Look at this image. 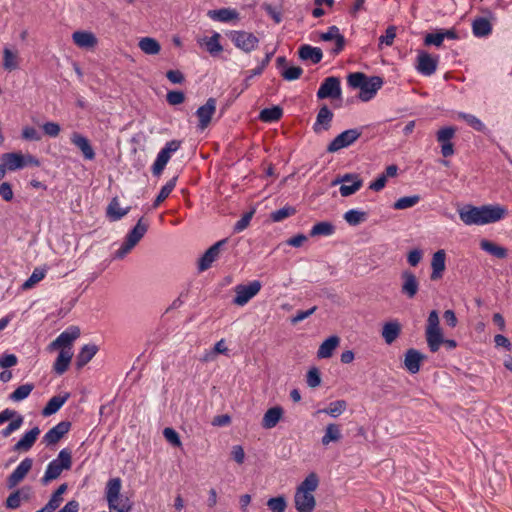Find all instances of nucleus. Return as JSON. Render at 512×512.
I'll list each match as a JSON object with an SVG mask.
<instances>
[{
    "label": "nucleus",
    "instance_id": "nucleus-1",
    "mask_svg": "<svg viewBox=\"0 0 512 512\" xmlns=\"http://www.w3.org/2000/svg\"><path fill=\"white\" fill-rule=\"evenodd\" d=\"M458 214L465 225H486L501 220L506 209L500 205H467L459 209Z\"/></svg>",
    "mask_w": 512,
    "mask_h": 512
},
{
    "label": "nucleus",
    "instance_id": "nucleus-2",
    "mask_svg": "<svg viewBox=\"0 0 512 512\" xmlns=\"http://www.w3.org/2000/svg\"><path fill=\"white\" fill-rule=\"evenodd\" d=\"M319 485V478L315 473H310L297 487L294 494V506L297 512H313L316 499L313 492Z\"/></svg>",
    "mask_w": 512,
    "mask_h": 512
},
{
    "label": "nucleus",
    "instance_id": "nucleus-3",
    "mask_svg": "<svg viewBox=\"0 0 512 512\" xmlns=\"http://www.w3.org/2000/svg\"><path fill=\"white\" fill-rule=\"evenodd\" d=\"M347 82L352 88L360 89L359 99L363 102L370 101L383 86V79L379 76L367 77L362 72L351 73Z\"/></svg>",
    "mask_w": 512,
    "mask_h": 512
},
{
    "label": "nucleus",
    "instance_id": "nucleus-4",
    "mask_svg": "<svg viewBox=\"0 0 512 512\" xmlns=\"http://www.w3.org/2000/svg\"><path fill=\"white\" fill-rule=\"evenodd\" d=\"M72 466V456L68 449H62L57 458L52 460L41 478L43 485H47L49 482L57 479L63 470H69Z\"/></svg>",
    "mask_w": 512,
    "mask_h": 512
},
{
    "label": "nucleus",
    "instance_id": "nucleus-5",
    "mask_svg": "<svg viewBox=\"0 0 512 512\" xmlns=\"http://www.w3.org/2000/svg\"><path fill=\"white\" fill-rule=\"evenodd\" d=\"M148 230V224L140 218L133 229L127 234L125 241L115 252L114 258L123 259L144 237Z\"/></svg>",
    "mask_w": 512,
    "mask_h": 512
},
{
    "label": "nucleus",
    "instance_id": "nucleus-6",
    "mask_svg": "<svg viewBox=\"0 0 512 512\" xmlns=\"http://www.w3.org/2000/svg\"><path fill=\"white\" fill-rule=\"evenodd\" d=\"M426 341L431 352H437L443 342V334L436 310L429 313L425 330Z\"/></svg>",
    "mask_w": 512,
    "mask_h": 512
},
{
    "label": "nucleus",
    "instance_id": "nucleus-7",
    "mask_svg": "<svg viewBox=\"0 0 512 512\" xmlns=\"http://www.w3.org/2000/svg\"><path fill=\"white\" fill-rule=\"evenodd\" d=\"M262 284L258 280L250 282L248 285L239 284L235 286V297L233 303L238 306L246 305L261 290Z\"/></svg>",
    "mask_w": 512,
    "mask_h": 512
},
{
    "label": "nucleus",
    "instance_id": "nucleus-8",
    "mask_svg": "<svg viewBox=\"0 0 512 512\" xmlns=\"http://www.w3.org/2000/svg\"><path fill=\"white\" fill-rule=\"evenodd\" d=\"M341 183L340 186V194L343 197H348L354 193H356L363 185L362 179L357 174H345L332 182V185L335 186Z\"/></svg>",
    "mask_w": 512,
    "mask_h": 512
},
{
    "label": "nucleus",
    "instance_id": "nucleus-9",
    "mask_svg": "<svg viewBox=\"0 0 512 512\" xmlns=\"http://www.w3.org/2000/svg\"><path fill=\"white\" fill-rule=\"evenodd\" d=\"M80 336V329L77 326H71L63 331L54 341H52L47 349L48 351L71 349L73 341Z\"/></svg>",
    "mask_w": 512,
    "mask_h": 512
},
{
    "label": "nucleus",
    "instance_id": "nucleus-10",
    "mask_svg": "<svg viewBox=\"0 0 512 512\" xmlns=\"http://www.w3.org/2000/svg\"><path fill=\"white\" fill-rule=\"evenodd\" d=\"M230 39L237 48L246 53L253 51L259 43V39L253 33L246 31H233Z\"/></svg>",
    "mask_w": 512,
    "mask_h": 512
},
{
    "label": "nucleus",
    "instance_id": "nucleus-11",
    "mask_svg": "<svg viewBox=\"0 0 512 512\" xmlns=\"http://www.w3.org/2000/svg\"><path fill=\"white\" fill-rule=\"evenodd\" d=\"M341 85L340 79L335 76H330L324 79L317 91L318 99H339L341 98Z\"/></svg>",
    "mask_w": 512,
    "mask_h": 512
},
{
    "label": "nucleus",
    "instance_id": "nucleus-12",
    "mask_svg": "<svg viewBox=\"0 0 512 512\" xmlns=\"http://www.w3.org/2000/svg\"><path fill=\"white\" fill-rule=\"evenodd\" d=\"M361 135L357 129L345 130L336 136L333 141L328 145L327 151L334 153L342 148L348 147L353 144Z\"/></svg>",
    "mask_w": 512,
    "mask_h": 512
},
{
    "label": "nucleus",
    "instance_id": "nucleus-13",
    "mask_svg": "<svg viewBox=\"0 0 512 512\" xmlns=\"http://www.w3.org/2000/svg\"><path fill=\"white\" fill-rule=\"evenodd\" d=\"M227 239H222L213 244L200 258L198 268L200 271H205L212 263L220 256L222 248L226 245Z\"/></svg>",
    "mask_w": 512,
    "mask_h": 512
},
{
    "label": "nucleus",
    "instance_id": "nucleus-14",
    "mask_svg": "<svg viewBox=\"0 0 512 512\" xmlns=\"http://www.w3.org/2000/svg\"><path fill=\"white\" fill-rule=\"evenodd\" d=\"M33 466L31 458L23 459L7 478V486L11 489L17 486L29 473Z\"/></svg>",
    "mask_w": 512,
    "mask_h": 512
},
{
    "label": "nucleus",
    "instance_id": "nucleus-15",
    "mask_svg": "<svg viewBox=\"0 0 512 512\" xmlns=\"http://www.w3.org/2000/svg\"><path fill=\"white\" fill-rule=\"evenodd\" d=\"M216 104L217 102L215 98H209L204 105L197 109L196 116L199 120L198 127L201 130L207 128L211 122V119L216 112Z\"/></svg>",
    "mask_w": 512,
    "mask_h": 512
},
{
    "label": "nucleus",
    "instance_id": "nucleus-16",
    "mask_svg": "<svg viewBox=\"0 0 512 512\" xmlns=\"http://www.w3.org/2000/svg\"><path fill=\"white\" fill-rule=\"evenodd\" d=\"M438 60L426 51H419L417 56L416 69L425 76H431L437 69Z\"/></svg>",
    "mask_w": 512,
    "mask_h": 512
},
{
    "label": "nucleus",
    "instance_id": "nucleus-17",
    "mask_svg": "<svg viewBox=\"0 0 512 512\" xmlns=\"http://www.w3.org/2000/svg\"><path fill=\"white\" fill-rule=\"evenodd\" d=\"M70 427L71 423L68 421L59 422L43 436V442L48 446L56 444L65 434L69 432Z\"/></svg>",
    "mask_w": 512,
    "mask_h": 512
},
{
    "label": "nucleus",
    "instance_id": "nucleus-18",
    "mask_svg": "<svg viewBox=\"0 0 512 512\" xmlns=\"http://www.w3.org/2000/svg\"><path fill=\"white\" fill-rule=\"evenodd\" d=\"M72 40L76 46L82 49H93L97 43V37L90 31L79 30L72 34Z\"/></svg>",
    "mask_w": 512,
    "mask_h": 512
},
{
    "label": "nucleus",
    "instance_id": "nucleus-19",
    "mask_svg": "<svg viewBox=\"0 0 512 512\" xmlns=\"http://www.w3.org/2000/svg\"><path fill=\"white\" fill-rule=\"evenodd\" d=\"M320 39L322 41H334L335 46L332 48L333 54L340 53L345 45V38L340 34L339 28L337 26H331L328 28V31L320 34Z\"/></svg>",
    "mask_w": 512,
    "mask_h": 512
},
{
    "label": "nucleus",
    "instance_id": "nucleus-20",
    "mask_svg": "<svg viewBox=\"0 0 512 512\" xmlns=\"http://www.w3.org/2000/svg\"><path fill=\"white\" fill-rule=\"evenodd\" d=\"M39 427H34L28 432H26L21 439L14 445L13 450L18 452H27L29 451L34 443L36 442L38 436L40 435Z\"/></svg>",
    "mask_w": 512,
    "mask_h": 512
},
{
    "label": "nucleus",
    "instance_id": "nucleus-21",
    "mask_svg": "<svg viewBox=\"0 0 512 512\" xmlns=\"http://www.w3.org/2000/svg\"><path fill=\"white\" fill-rule=\"evenodd\" d=\"M71 142L74 144L83 154L86 160H93L95 158V152L91 146L88 138L80 133L74 132L71 135Z\"/></svg>",
    "mask_w": 512,
    "mask_h": 512
},
{
    "label": "nucleus",
    "instance_id": "nucleus-22",
    "mask_svg": "<svg viewBox=\"0 0 512 512\" xmlns=\"http://www.w3.org/2000/svg\"><path fill=\"white\" fill-rule=\"evenodd\" d=\"M425 356L416 349H408L405 353L404 366L412 374L419 372L420 364Z\"/></svg>",
    "mask_w": 512,
    "mask_h": 512
},
{
    "label": "nucleus",
    "instance_id": "nucleus-23",
    "mask_svg": "<svg viewBox=\"0 0 512 512\" xmlns=\"http://www.w3.org/2000/svg\"><path fill=\"white\" fill-rule=\"evenodd\" d=\"M401 277L403 279L402 293L409 298H413L418 291L419 283L416 276L409 270L402 272Z\"/></svg>",
    "mask_w": 512,
    "mask_h": 512
},
{
    "label": "nucleus",
    "instance_id": "nucleus-24",
    "mask_svg": "<svg viewBox=\"0 0 512 512\" xmlns=\"http://www.w3.org/2000/svg\"><path fill=\"white\" fill-rule=\"evenodd\" d=\"M333 113L331 110L324 105L320 108L317 114L316 122L314 123L313 129L316 133L326 131L330 128Z\"/></svg>",
    "mask_w": 512,
    "mask_h": 512
},
{
    "label": "nucleus",
    "instance_id": "nucleus-25",
    "mask_svg": "<svg viewBox=\"0 0 512 512\" xmlns=\"http://www.w3.org/2000/svg\"><path fill=\"white\" fill-rule=\"evenodd\" d=\"M70 393L66 392L63 395L53 396L42 410V415L45 417L51 416L58 412L60 408L69 399Z\"/></svg>",
    "mask_w": 512,
    "mask_h": 512
},
{
    "label": "nucleus",
    "instance_id": "nucleus-26",
    "mask_svg": "<svg viewBox=\"0 0 512 512\" xmlns=\"http://www.w3.org/2000/svg\"><path fill=\"white\" fill-rule=\"evenodd\" d=\"M445 260L446 254L444 250H438L433 254L431 261L432 273L430 276L432 280H437L442 277L445 270Z\"/></svg>",
    "mask_w": 512,
    "mask_h": 512
},
{
    "label": "nucleus",
    "instance_id": "nucleus-27",
    "mask_svg": "<svg viewBox=\"0 0 512 512\" xmlns=\"http://www.w3.org/2000/svg\"><path fill=\"white\" fill-rule=\"evenodd\" d=\"M208 17L219 22H230L239 19V13L235 9L221 8L218 10H209Z\"/></svg>",
    "mask_w": 512,
    "mask_h": 512
},
{
    "label": "nucleus",
    "instance_id": "nucleus-28",
    "mask_svg": "<svg viewBox=\"0 0 512 512\" xmlns=\"http://www.w3.org/2000/svg\"><path fill=\"white\" fill-rule=\"evenodd\" d=\"M283 416V409L275 406L268 409L262 419V427L265 429L274 428Z\"/></svg>",
    "mask_w": 512,
    "mask_h": 512
},
{
    "label": "nucleus",
    "instance_id": "nucleus-29",
    "mask_svg": "<svg viewBox=\"0 0 512 512\" xmlns=\"http://www.w3.org/2000/svg\"><path fill=\"white\" fill-rule=\"evenodd\" d=\"M340 338L338 336H330L320 345L317 356L320 359L330 358L333 355L334 350L338 347Z\"/></svg>",
    "mask_w": 512,
    "mask_h": 512
},
{
    "label": "nucleus",
    "instance_id": "nucleus-30",
    "mask_svg": "<svg viewBox=\"0 0 512 512\" xmlns=\"http://www.w3.org/2000/svg\"><path fill=\"white\" fill-rule=\"evenodd\" d=\"M72 357L73 352L71 349H62L59 352V355L53 365L55 373H57L58 375H62L64 372H66L70 365Z\"/></svg>",
    "mask_w": 512,
    "mask_h": 512
},
{
    "label": "nucleus",
    "instance_id": "nucleus-31",
    "mask_svg": "<svg viewBox=\"0 0 512 512\" xmlns=\"http://www.w3.org/2000/svg\"><path fill=\"white\" fill-rule=\"evenodd\" d=\"M401 325L398 321H390L383 325L382 337L387 344H392L400 335Z\"/></svg>",
    "mask_w": 512,
    "mask_h": 512
},
{
    "label": "nucleus",
    "instance_id": "nucleus-32",
    "mask_svg": "<svg viewBox=\"0 0 512 512\" xmlns=\"http://www.w3.org/2000/svg\"><path fill=\"white\" fill-rule=\"evenodd\" d=\"M299 57L302 60H310L312 63L317 64L322 60L323 53L322 50L318 47L302 45L299 48Z\"/></svg>",
    "mask_w": 512,
    "mask_h": 512
},
{
    "label": "nucleus",
    "instance_id": "nucleus-33",
    "mask_svg": "<svg viewBox=\"0 0 512 512\" xmlns=\"http://www.w3.org/2000/svg\"><path fill=\"white\" fill-rule=\"evenodd\" d=\"M7 170L15 171L24 167V155L21 153H5L1 158Z\"/></svg>",
    "mask_w": 512,
    "mask_h": 512
},
{
    "label": "nucleus",
    "instance_id": "nucleus-34",
    "mask_svg": "<svg viewBox=\"0 0 512 512\" xmlns=\"http://www.w3.org/2000/svg\"><path fill=\"white\" fill-rule=\"evenodd\" d=\"M479 245L483 251L489 253L490 255L496 258L504 259L507 257V249L502 246H499L493 241L482 239Z\"/></svg>",
    "mask_w": 512,
    "mask_h": 512
},
{
    "label": "nucleus",
    "instance_id": "nucleus-35",
    "mask_svg": "<svg viewBox=\"0 0 512 512\" xmlns=\"http://www.w3.org/2000/svg\"><path fill=\"white\" fill-rule=\"evenodd\" d=\"M342 438L340 426L335 423H330L326 426L321 443L324 446L329 445L331 442H338Z\"/></svg>",
    "mask_w": 512,
    "mask_h": 512
},
{
    "label": "nucleus",
    "instance_id": "nucleus-36",
    "mask_svg": "<svg viewBox=\"0 0 512 512\" xmlns=\"http://www.w3.org/2000/svg\"><path fill=\"white\" fill-rule=\"evenodd\" d=\"M130 207L121 208L119 200L117 198H113L107 207V217L111 221H118L126 214H128Z\"/></svg>",
    "mask_w": 512,
    "mask_h": 512
},
{
    "label": "nucleus",
    "instance_id": "nucleus-37",
    "mask_svg": "<svg viewBox=\"0 0 512 512\" xmlns=\"http://www.w3.org/2000/svg\"><path fill=\"white\" fill-rule=\"evenodd\" d=\"M98 347L94 344H87L82 347L77 355L76 364L78 368L85 366L97 353Z\"/></svg>",
    "mask_w": 512,
    "mask_h": 512
},
{
    "label": "nucleus",
    "instance_id": "nucleus-38",
    "mask_svg": "<svg viewBox=\"0 0 512 512\" xmlns=\"http://www.w3.org/2000/svg\"><path fill=\"white\" fill-rule=\"evenodd\" d=\"M3 68L7 71H13L19 68L18 52L9 47L3 49Z\"/></svg>",
    "mask_w": 512,
    "mask_h": 512
},
{
    "label": "nucleus",
    "instance_id": "nucleus-39",
    "mask_svg": "<svg viewBox=\"0 0 512 512\" xmlns=\"http://www.w3.org/2000/svg\"><path fill=\"white\" fill-rule=\"evenodd\" d=\"M138 46L141 51L147 55H157L161 46L160 43L152 37H143L139 40Z\"/></svg>",
    "mask_w": 512,
    "mask_h": 512
},
{
    "label": "nucleus",
    "instance_id": "nucleus-40",
    "mask_svg": "<svg viewBox=\"0 0 512 512\" xmlns=\"http://www.w3.org/2000/svg\"><path fill=\"white\" fill-rule=\"evenodd\" d=\"M472 31L476 37H485L491 33L492 26L486 18H476L472 23Z\"/></svg>",
    "mask_w": 512,
    "mask_h": 512
},
{
    "label": "nucleus",
    "instance_id": "nucleus-41",
    "mask_svg": "<svg viewBox=\"0 0 512 512\" xmlns=\"http://www.w3.org/2000/svg\"><path fill=\"white\" fill-rule=\"evenodd\" d=\"M347 409V403L345 400H337L331 402L328 407L321 409L318 413H325L331 417L337 418L343 414Z\"/></svg>",
    "mask_w": 512,
    "mask_h": 512
},
{
    "label": "nucleus",
    "instance_id": "nucleus-42",
    "mask_svg": "<svg viewBox=\"0 0 512 512\" xmlns=\"http://www.w3.org/2000/svg\"><path fill=\"white\" fill-rule=\"evenodd\" d=\"M171 158V154L168 153L167 151H165L164 149H161L160 152L158 153L157 155V158L152 166V172L154 175L156 176H159L166 164L168 163V161L170 160Z\"/></svg>",
    "mask_w": 512,
    "mask_h": 512
},
{
    "label": "nucleus",
    "instance_id": "nucleus-43",
    "mask_svg": "<svg viewBox=\"0 0 512 512\" xmlns=\"http://www.w3.org/2000/svg\"><path fill=\"white\" fill-rule=\"evenodd\" d=\"M171 158V154L168 153L167 151H165L164 149H161L160 152L158 153L157 155V158L152 166V172L154 175L156 176H159L166 164L168 163V161L170 160Z\"/></svg>",
    "mask_w": 512,
    "mask_h": 512
},
{
    "label": "nucleus",
    "instance_id": "nucleus-44",
    "mask_svg": "<svg viewBox=\"0 0 512 512\" xmlns=\"http://www.w3.org/2000/svg\"><path fill=\"white\" fill-rule=\"evenodd\" d=\"M334 226L330 222H319L315 224L310 230V236H330L334 233Z\"/></svg>",
    "mask_w": 512,
    "mask_h": 512
},
{
    "label": "nucleus",
    "instance_id": "nucleus-45",
    "mask_svg": "<svg viewBox=\"0 0 512 512\" xmlns=\"http://www.w3.org/2000/svg\"><path fill=\"white\" fill-rule=\"evenodd\" d=\"M121 487H122V484H121L120 478H113L107 482V485H106V500H107V502L113 501V499L117 495L121 494L120 493Z\"/></svg>",
    "mask_w": 512,
    "mask_h": 512
},
{
    "label": "nucleus",
    "instance_id": "nucleus-46",
    "mask_svg": "<svg viewBox=\"0 0 512 512\" xmlns=\"http://www.w3.org/2000/svg\"><path fill=\"white\" fill-rule=\"evenodd\" d=\"M283 112L278 106L272 108H265L260 112L259 118L263 122H274L281 118Z\"/></svg>",
    "mask_w": 512,
    "mask_h": 512
},
{
    "label": "nucleus",
    "instance_id": "nucleus-47",
    "mask_svg": "<svg viewBox=\"0 0 512 512\" xmlns=\"http://www.w3.org/2000/svg\"><path fill=\"white\" fill-rule=\"evenodd\" d=\"M33 389L34 385L31 383L21 385L10 394L9 398L14 402L22 401L30 395Z\"/></svg>",
    "mask_w": 512,
    "mask_h": 512
},
{
    "label": "nucleus",
    "instance_id": "nucleus-48",
    "mask_svg": "<svg viewBox=\"0 0 512 512\" xmlns=\"http://www.w3.org/2000/svg\"><path fill=\"white\" fill-rule=\"evenodd\" d=\"M366 218H367L366 212L359 211L356 209H351L344 214L345 221L352 226H356V225L364 222L366 220Z\"/></svg>",
    "mask_w": 512,
    "mask_h": 512
},
{
    "label": "nucleus",
    "instance_id": "nucleus-49",
    "mask_svg": "<svg viewBox=\"0 0 512 512\" xmlns=\"http://www.w3.org/2000/svg\"><path fill=\"white\" fill-rule=\"evenodd\" d=\"M108 506L117 512H129L131 510L128 498H124L121 494L117 495L113 501L108 502Z\"/></svg>",
    "mask_w": 512,
    "mask_h": 512
},
{
    "label": "nucleus",
    "instance_id": "nucleus-50",
    "mask_svg": "<svg viewBox=\"0 0 512 512\" xmlns=\"http://www.w3.org/2000/svg\"><path fill=\"white\" fill-rule=\"evenodd\" d=\"M176 180V177L172 178L161 188L160 193L156 197L153 204L155 208L158 207L170 195L176 185Z\"/></svg>",
    "mask_w": 512,
    "mask_h": 512
},
{
    "label": "nucleus",
    "instance_id": "nucleus-51",
    "mask_svg": "<svg viewBox=\"0 0 512 512\" xmlns=\"http://www.w3.org/2000/svg\"><path fill=\"white\" fill-rule=\"evenodd\" d=\"M419 201V195L401 197L393 204V208L396 210H404L415 206Z\"/></svg>",
    "mask_w": 512,
    "mask_h": 512
},
{
    "label": "nucleus",
    "instance_id": "nucleus-52",
    "mask_svg": "<svg viewBox=\"0 0 512 512\" xmlns=\"http://www.w3.org/2000/svg\"><path fill=\"white\" fill-rule=\"evenodd\" d=\"M45 273L44 269L35 268L30 277L23 283L22 288L24 290L31 289L45 277Z\"/></svg>",
    "mask_w": 512,
    "mask_h": 512
},
{
    "label": "nucleus",
    "instance_id": "nucleus-53",
    "mask_svg": "<svg viewBox=\"0 0 512 512\" xmlns=\"http://www.w3.org/2000/svg\"><path fill=\"white\" fill-rule=\"evenodd\" d=\"M267 506L271 512H284L287 508L286 498L281 495L277 497L270 498L267 501Z\"/></svg>",
    "mask_w": 512,
    "mask_h": 512
},
{
    "label": "nucleus",
    "instance_id": "nucleus-54",
    "mask_svg": "<svg viewBox=\"0 0 512 512\" xmlns=\"http://www.w3.org/2000/svg\"><path fill=\"white\" fill-rule=\"evenodd\" d=\"M458 117L463 119L469 126H471L476 131L485 130V125L483 124V122L472 114L460 112L458 113Z\"/></svg>",
    "mask_w": 512,
    "mask_h": 512
},
{
    "label": "nucleus",
    "instance_id": "nucleus-55",
    "mask_svg": "<svg viewBox=\"0 0 512 512\" xmlns=\"http://www.w3.org/2000/svg\"><path fill=\"white\" fill-rule=\"evenodd\" d=\"M295 213V209L290 206L283 207L271 213L270 218L274 222H280Z\"/></svg>",
    "mask_w": 512,
    "mask_h": 512
},
{
    "label": "nucleus",
    "instance_id": "nucleus-56",
    "mask_svg": "<svg viewBox=\"0 0 512 512\" xmlns=\"http://www.w3.org/2000/svg\"><path fill=\"white\" fill-rule=\"evenodd\" d=\"M24 418L22 415H17L16 418L8 424L6 428L1 431L3 437L10 436L14 431L18 430L23 424Z\"/></svg>",
    "mask_w": 512,
    "mask_h": 512
},
{
    "label": "nucleus",
    "instance_id": "nucleus-57",
    "mask_svg": "<svg viewBox=\"0 0 512 512\" xmlns=\"http://www.w3.org/2000/svg\"><path fill=\"white\" fill-rule=\"evenodd\" d=\"M220 34L215 33L206 41V48L211 54H216L222 51V46L219 42Z\"/></svg>",
    "mask_w": 512,
    "mask_h": 512
},
{
    "label": "nucleus",
    "instance_id": "nucleus-58",
    "mask_svg": "<svg viewBox=\"0 0 512 512\" xmlns=\"http://www.w3.org/2000/svg\"><path fill=\"white\" fill-rule=\"evenodd\" d=\"M163 435L171 445L175 447H180L182 445L179 434L173 428L166 427L163 430Z\"/></svg>",
    "mask_w": 512,
    "mask_h": 512
},
{
    "label": "nucleus",
    "instance_id": "nucleus-59",
    "mask_svg": "<svg viewBox=\"0 0 512 512\" xmlns=\"http://www.w3.org/2000/svg\"><path fill=\"white\" fill-rule=\"evenodd\" d=\"M395 37H396V28L394 26H389L386 29L385 35H382L379 38V47L381 48L382 45L391 46L394 42Z\"/></svg>",
    "mask_w": 512,
    "mask_h": 512
},
{
    "label": "nucleus",
    "instance_id": "nucleus-60",
    "mask_svg": "<svg viewBox=\"0 0 512 512\" xmlns=\"http://www.w3.org/2000/svg\"><path fill=\"white\" fill-rule=\"evenodd\" d=\"M302 73H303V69L301 67H299V66H292V67L286 68L282 72V77L285 80L293 81V80H296V79L300 78Z\"/></svg>",
    "mask_w": 512,
    "mask_h": 512
},
{
    "label": "nucleus",
    "instance_id": "nucleus-61",
    "mask_svg": "<svg viewBox=\"0 0 512 512\" xmlns=\"http://www.w3.org/2000/svg\"><path fill=\"white\" fill-rule=\"evenodd\" d=\"M321 383L320 372L316 367L311 368L307 373V384L311 388L318 387Z\"/></svg>",
    "mask_w": 512,
    "mask_h": 512
},
{
    "label": "nucleus",
    "instance_id": "nucleus-62",
    "mask_svg": "<svg viewBox=\"0 0 512 512\" xmlns=\"http://www.w3.org/2000/svg\"><path fill=\"white\" fill-rule=\"evenodd\" d=\"M253 214L254 212L253 211H250V212H247L245 213L241 219H239L235 225H234V231L239 233V232H242L243 230H245L249 224H250V221L253 217Z\"/></svg>",
    "mask_w": 512,
    "mask_h": 512
},
{
    "label": "nucleus",
    "instance_id": "nucleus-63",
    "mask_svg": "<svg viewBox=\"0 0 512 512\" xmlns=\"http://www.w3.org/2000/svg\"><path fill=\"white\" fill-rule=\"evenodd\" d=\"M455 129L452 127H445L437 132V140L440 143H447L453 138Z\"/></svg>",
    "mask_w": 512,
    "mask_h": 512
},
{
    "label": "nucleus",
    "instance_id": "nucleus-64",
    "mask_svg": "<svg viewBox=\"0 0 512 512\" xmlns=\"http://www.w3.org/2000/svg\"><path fill=\"white\" fill-rule=\"evenodd\" d=\"M167 102L170 105H179L184 102L185 95L181 91H169L166 95Z\"/></svg>",
    "mask_w": 512,
    "mask_h": 512
}]
</instances>
